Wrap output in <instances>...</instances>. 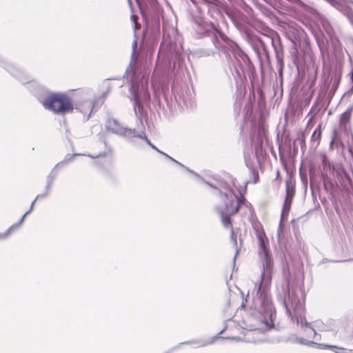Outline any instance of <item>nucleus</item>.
Wrapping results in <instances>:
<instances>
[{
	"instance_id": "nucleus-11",
	"label": "nucleus",
	"mask_w": 353,
	"mask_h": 353,
	"mask_svg": "<svg viewBox=\"0 0 353 353\" xmlns=\"http://www.w3.org/2000/svg\"><path fill=\"white\" fill-rule=\"evenodd\" d=\"M292 200V197H290V196H285V203L283 204L282 215H281L282 219H284V217L288 214V212L290 209Z\"/></svg>"
},
{
	"instance_id": "nucleus-12",
	"label": "nucleus",
	"mask_w": 353,
	"mask_h": 353,
	"mask_svg": "<svg viewBox=\"0 0 353 353\" xmlns=\"http://www.w3.org/2000/svg\"><path fill=\"white\" fill-rule=\"evenodd\" d=\"M312 324L314 328L317 329L319 331L324 332L328 331L327 325L321 320H316L312 322Z\"/></svg>"
},
{
	"instance_id": "nucleus-8",
	"label": "nucleus",
	"mask_w": 353,
	"mask_h": 353,
	"mask_svg": "<svg viewBox=\"0 0 353 353\" xmlns=\"http://www.w3.org/2000/svg\"><path fill=\"white\" fill-rule=\"evenodd\" d=\"M135 137H139L141 139H145L146 143L154 150H155L156 151H157L159 153L164 155L165 157H166L167 158H168L169 159H170L171 161L175 162L176 163L180 165L181 166H183L182 164H181L179 162L176 161L175 159H174L172 157H170L168 154H165V152L161 151L160 150H159L154 145H153L150 141V140H148L146 137V135H145V133L144 132V130H142L139 132H136L135 134Z\"/></svg>"
},
{
	"instance_id": "nucleus-10",
	"label": "nucleus",
	"mask_w": 353,
	"mask_h": 353,
	"mask_svg": "<svg viewBox=\"0 0 353 353\" xmlns=\"http://www.w3.org/2000/svg\"><path fill=\"white\" fill-rule=\"evenodd\" d=\"M28 215V213H25L24 215L21 217V220L19 223L12 225L4 234H0V239H5L8 238L14 230L18 229L21 225L23 223L26 216Z\"/></svg>"
},
{
	"instance_id": "nucleus-15",
	"label": "nucleus",
	"mask_w": 353,
	"mask_h": 353,
	"mask_svg": "<svg viewBox=\"0 0 353 353\" xmlns=\"http://www.w3.org/2000/svg\"><path fill=\"white\" fill-rule=\"evenodd\" d=\"M212 342V341H210L208 342L204 341H197L196 343L198 344L199 347H203V346H205L208 344H210Z\"/></svg>"
},
{
	"instance_id": "nucleus-16",
	"label": "nucleus",
	"mask_w": 353,
	"mask_h": 353,
	"mask_svg": "<svg viewBox=\"0 0 353 353\" xmlns=\"http://www.w3.org/2000/svg\"><path fill=\"white\" fill-rule=\"evenodd\" d=\"M43 196L41 195H38L37 196L36 199L32 201V203H31V206H30V210H32L33 208H34V203L36 201L37 199H39V198L42 197Z\"/></svg>"
},
{
	"instance_id": "nucleus-5",
	"label": "nucleus",
	"mask_w": 353,
	"mask_h": 353,
	"mask_svg": "<svg viewBox=\"0 0 353 353\" xmlns=\"http://www.w3.org/2000/svg\"><path fill=\"white\" fill-rule=\"evenodd\" d=\"M81 99L74 104V109L82 114L83 119L87 121L94 109L95 98L93 92L90 89H85L78 92Z\"/></svg>"
},
{
	"instance_id": "nucleus-21",
	"label": "nucleus",
	"mask_w": 353,
	"mask_h": 353,
	"mask_svg": "<svg viewBox=\"0 0 353 353\" xmlns=\"http://www.w3.org/2000/svg\"><path fill=\"white\" fill-rule=\"evenodd\" d=\"M137 46V41H134L133 43V48H134Z\"/></svg>"
},
{
	"instance_id": "nucleus-20",
	"label": "nucleus",
	"mask_w": 353,
	"mask_h": 353,
	"mask_svg": "<svg viewBox=\"0 0 353 353\" xmlns=\"http://www.w3.org/2000/svg\"><path fill=\"white\" fill-rule=\"evenodd\" d=\"M348 351H341V352H336V353H347Z\"/></svg>"
},
{
	"instance_id": "nucleus-22",
	"label": "nucleus",
	"mask_w": 353,
	"mask_h": 353,
	"mask_svg": "<svg viewBox=\"0 0 353 353\" xmlns=\"http://www.w3.org/2000/svg\"><path fill=\"white\" fill-rule=\"evenodd\" d=\"M32 210H30V209L29 210H28V212H26V213H28V214L31 212Z\"/></svg>"
},
{
	"instance_id": "nucleus-2",
	"label": "nucleus",
	"mask_w": 353,
	"mask_h": 353,
	"mask_svg": "<svg viewBox=\"0 0 353 353\" xmlns=\"http://www.w3.org/2000/svg\"><path fill=\"white\" fill-rule=\"evenodd\" d=\"M242 205L249 207L245 203V199L242 195H236L234 190L228 185L221 186L215 210L221 216L225 227H230V216L234 214Z\"/></svg>"
},
{
	"instance_id": "nucleus-23",
	"label": "nucleus",
	"mask_w": 353,
	"mask_h": 353,
	"mask_svg": "<svg viewBox=\"0 0 353 353\" xmlns=\"http://www.w3.org/2000/svg\"><path fill=\"white\" fill-rule=\"evenodd\" d=\"M231 233H232V237L233 238V230H231Z\"/></svg>"
},
{
	"instance_id": "nucleus-17",
	"label": "nucleus",
	"mask_w": 353,
	"mask_h": 353,
	"mask_svg": "<svg viewBox=\"0 0 353 353\" xmlns=\"http://www.w3.org/2000/svg\"><path fill=\"white\" fill-rule=\"evenodd\" d=\"M134 103H135V107H134V109L136 110V105L138 106V108H139V105L138 103V99L137 97V96H134Z\"/></svg>"
},
{
	"instance_id": "nucleus-9",
	"label": "nucleus",
	"mask_w": 353,
	"mask_h": 353,
	"mask_svg": "<svg viewBox=\"0 0 353 353\" xmlns=\"http://www.w3.org/2000/svg\"><path fill=\"white\" fill-rule=\"evenodd\" d=\"M6 69L13 76L18 78L22 83H26V81L25 79H23V72L21 70L17 68L14 65L12 64H6L5 66Z\"/></svg>"
},
{
	"instance_id": "nucleus-19",
	"label": "nucleus",
	"mask_w": 353,
	"mask_h": 353,
	"mask_svg": "<svg viewBox=\"0 0 353 353\" xmlns=\"http://www.w3.org/2000/svg\"><path fill=\"white\" fill-rule=\"evenodd\" d=\"M321 346H323V348H325V347H329V348L336 347L335 346H332V345H321Z\"/></svg>"
},
{
	"instance_id": "nucleus-24",
	"label": "nucleus",
	"mask_w": 353,
	"mask_h": 353,
	"mask_svg": "<svg viewBox=\"0 0 353 353\" xmlns=\"http://www.w3.org/2000/svg\"><path fill=\"white\" fill-rule=\"evenodd\" d=\"M347 353H353V352H352L351 351H348V352H347Z\"/></svg>"
},
{
	"instance_id": "nucleus-7",
	"label": "nucleus",
	"mask_w": 353,
	"mask_h": 353,
	"mask_svg": "<svg viewBox=\"0 0 353 353\" xmlns=\"http://www.w3.org/2000/svg\"><path fill=\"white\" fill-rule=\"evenodd\" d=\"M297 325L305 332V334L308 338L315 336L316 330L312 323H308L305 318L303 316H297L296 319Z\"/></svg>"
},
{
	"instance_id": "nucleus-18",
	"label": "nucleus",
	"mask_w": 353,
	"mask_h": 353,
	"mask_svg": "<svg viewBox=\"0 0 353 353\" xmlns=\"http://www.w3.org/2000/svg\"><path fill=\"white\" fill-rule=\"evenodd\" d=\"M103 155H104V154H103V153H99V154H96L94 156L90 155V157H92V158H97V157H101V156H103Z\"/></svg>"
},
{
	"instance_id": "nucleus-3",
	"label": "nucleus",
	"mask_w": 353,
	"mask_h": 353,
	"mask_svg": "<svg viewBox=\"0 0 353 353\" xmlns=\"http://www.w3.org/2000/svg\"><path fill=\"white\" fill-rule=\"evenodd\" d=\"M40 101L45 109L58 115L72 114L74 110L72 100L66 92H50L46 98L40 99Z\"/></svg>"
},
{
	"instance_id": "nucleus-4",
	"label": "nucleus",
	"mask_w": 353,
	"mask_h": 353,
	"mask_svg": "<svg viewBox=\"0 0 353 353\" xmlns=\"http://www.w3.org/2000/svg\"><path fill=\"white\" fill-rule=\"evenodd\" d=\"M287 312L292 320L302 316L305 309V294L301 289L294 290L290 292L285 302Z\"/></svg>"
},
{
	"instance_id": "nucleus-14",
	"label": "nucleus",
	"mask_w": 353,
	"mask_h": 353,
	"mask_svg": "<svg viewBox=\"0 0 353 353\" xmlns=\"http://www.w3.org/2000/svg\"><path fill=\"white\" fill-rule=\"evenodd\" d=\"M350 118V112H344L341 117V123L345 124Z\"/></svg>"
},
{
	"instance_id": "nucleus-1",
	"label": "nucleus",
	"mask_w": 353,
	"mask_h": 353,
	"mask_svg": "<svg viewBox=\"0 0 353 353\" xmlns=\"http://www.w3.org/2000/svg\"><path fill=\"white\" fill-rule=\"evenodd\" d=\"M259 246L264 262L261 283L256 295L253 299V306L256 311L246 321L243 320L240 326L245 330L264 331L272 327L274 314V308L269 294L273 263L261 237L259 239Z\"/></svg>"
},
{
	"instance_id": "nucleus-6",
	"label": "nucleus",
	"mask_w": 353,
	"mask_h": 353,
	"mask_svg": "<svg viewBox=\"0 0 353 353\" xmlns=\"http://www.w3.org/2000/svg\"><path fill=\"white\" fill-rule=\"evenodd\" d=\"M106 128L108 130L114 133L126 137L128 139L135 137L136 130L134 129L124 128L113 119H110L106 122Z\"/></svg>"
},
{
	"instance_id": "nucleus-13",
	"label": "nucleus",
	"mask_w": 353,
	"mask_h": 353,
	"mask_svg": "<svg viewBox=\"0 0 353 353\" xmlns=\"http://www.w3.org/2000/svg\"><path fill=\"white\" fill-rule=\"evenodd\" d=\"M294 194V186L290 181L286 182V196H290V197L293 198Z\"/></svg>"
}]
</instances>
